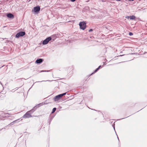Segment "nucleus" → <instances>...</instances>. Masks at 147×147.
Returning a JSON list of instances; mask_svg holds the SVG:
<instances>
[{
	"instance_id": "1",
	"label": "nucleus",
	"mask_w": 147,
	"mask_h": 147,
	"mask_svg": "<svg viewBox=\"0 0 147 147\" xmlns=\"http://www.w3.org/2000/svg\"><path fill=\"white\" fill-rule=\"evenodd\" d=\"M34 107L33 109L31 110L30 111L27 112L23 116V118H29L30 117H32L31 115V114L34 111L36 110L35 107Z\"/></svg>"
},
{
	"instance_id": "2",
	"label": "nucleus",
	"mask_w": 147,
	"mask_h": 147,
	"mask_svg": "<svg viewBox=\"0 0 147 147\" xmlns=\"http://www.w3.org/2000/svg\"><path fill=\"white\" fill-rule=\"evenodd\" d=\"M66 92H65L61 94H59L55 96L53 98L55 102L61 99V98L64 95H66Z\"/></svg>"
},
{
	"instance_id": "3",
	"label": "nucleus",
	"mask_w": 147,
	"mask_h": 147,
	"mask_svg": "<svg viewBox=\"0 0 147 147\" xmlns=\"http://www.w3.org/2000/svg\"><path fill=\"white\" fill-rule=\"evenodd\" d=\"M9 114L8 113H4L1 112L0 114V120H3V118L5 117H7L9 116L8 115Z\"/></svg>"
},
{
	"instance_id": "4",
	"label": "nucleus",
	"mask_w": 147,
	"mask_h": 147,
	"mask_svg": "<svg viewBox=\"0 0 147 147\" xmlns=\"http://www.w3.org/2000/svg\"><path fill=\"white\" fill-rule=\"evenodd\" d=\"M80 28L81 29L84 30L86 27V24L84 22H80L79 24Z\"/></svg>"
},
{
	"instance_id": "5",
	"label": "nucleus",
	"mask_w": 147,
	"mask_h": 147,
	"mask_svg": "<svg viewBox=\"0 0 147 147\" xmlns=\"http://www.w3.org/2000/svg\"><path fill=\"white\" fill-rule=\"evenodd\" d=\"M25 34V32L24 31H21L17 33L16 35V37L18 38L20 37L23 36Z\"/></svg>"
},
{
	"instance_id": "6",
	"label": "nucleus",
	"mask_w": 147,
	"mask_h": 147,
	"mask_svg": "<svg viewBox=\"0 0 147 147\" xmlns=\"http://www.w3.org/2000/svg\"><path fill=\"white\" fill-rule=\"evenodd\" d=\"M52 39V38L51 37H49L47 38L46 39L44 40L42 42V44L43 45H45L47 44Z\"/></svg>"
},
{
	"instance_id": "7",
	"label": "nucleus",
	"mask_w": 147,
	"mask_h": 147,
	"mask_svg": "<svg viewBox=\"0 0 147 147\" xmlns=\"http://www.w3.org/2000/svg\"><path fill=\"white\" fill-rule=\"evenodd\" d=\"M40 10V7L39 6L34 7L32 10L34 12V13H37Z\"/></svg>"
},
{
	"instance_id": "8",
	"label": "nucleus",
	"mask_w": 147,
	"mask_h": 147,
	"mask_svg": "<svg viewBox=\"0 0 147 147\" xmlns=\"http://www.w3.org/2000/svg\"><path fill=\"white\" fill-rule=\"evenodd\" d=\"M7 16L10 18H14V15L11 13H8L7 14Z\"/></svg>"
},
{
	"instance_id": "9",
	"label": "nucleus",
	"mask_w": 147,
	"mask_h": 147,
	"mask_svg": "<svg viewBox=\"0 0 147 147\" xmlns=\"http://www.w3.org/2000/svg\"><path fill=\"white\" fill-rule=\"evenodd\" d=\"M43 61V59H37L36 61V62L38 64H39L41 63Z\"/></svg>"
},
{
	"instance_id": "10",
	"label": "nucleus",
	"mask_w": 147,
	"mask_h": 147,
	"mask_svg": "<svg viewBox=\"0 0 147 147\" xmlns=\"http://www.w3.org/2000/svg\"><path fill=\"white\" fill-rule=\"evenodd\" d=\"M45 104V103L43 102L39 103L36 106V107L35 108H36V107H40L42 106L43 105ZM35 109H36V108H35Z\"/></svg>"
},
{
	"instance_id": "11",
	"label": "nucleus",
	"mask_w": 147,
	"mask_h": 147,
	"mask_svg": "<svg viewBox=\"0 0 147 147\" xmlns=\"http://www.w3.org/2000/svg\"><path fill=\"white\" fill-rule=\"evenodd\" d=\"M17 121V120H15L14 121H13V122H12L11 123H10L9 124V125H13L16 122V121Z\"/></svg>"
},
{
	"instance_id": "12",
	"label": "nucleus",
	"mask_w": 147,
	"mask_h": 147,
	"mask_svg": "<svg viewBox=\"0 0 147 147\" xmlns=\"http://www.w3.org/2000/svg\"><path fill=\"white\" fill-rule=\"evenodd\" d=\"M130 19L133 20L135 19L136 17L134 16H130Z\"/></svg>"
},
{
	"instance_id": "13",
	"label": "nucleus",
	"mask_w": 147,
	"mask_h": 147,
	"mask_svg": "<svg viewBox=\"0 0 147 147\" xmlns=\"http://www.w3.org/2000/svg\"><path fill=\"white\" fill-rule=\"evenodd\" d=\"M56 108L55 107V108H53L52 110L51 113H54L55 112V111H56Z\"/></svg>"
},
{
	"instance_id": "14",
	"label": "nucleus",
	"mask_w": 147,
	"mask_h": 147,
	"mask_svg": "<svg viewBox=\"0 0 147 147\" xmlns=\"http://www.w3.org/2000/svg\"><path fill=\"white\" fill-rule=\"evenodd\" d=\"M99 69L98 68H96V69L94 71V72L92 74H93L94 73H95L96 72H97V71L99 70Z\"/></svg>"
},
{
	"instance_id": "15",
	"label": "nucleus",
	"mask_w": 147,
	"mask_h": 147,
	"mask_svg": "<svg viewBox=\"0 0 147 147\" xmlns=\"http://www.w3.org/2000/svg\"><path fill=\"white\" fill-rule=\"evenodd\" d=\"M129 36H131L133 35V34L131 32H129Z\"/></svg>"
},
{
	"instance_id": "16",
	"label": "nucleus",
	"mask_w": 147,
	"mask_h": 147,
	"mask_svg": "<svg viewBox=\"0 0 147 147\" xmlns=\"http://www.w3.org/2000/svg\"><path fill=\"white\" fill-rule=\"evenodd\" d=\"M93 30V29H90V30H89L88 32H91Z\"/></svg>"
},
{
	"instance_id": "17",
	"label": "nucleus",
	"mask_w": 147,
	"mask_h": 147,
	"mask_svg": "<svg viewBox=\"0 0 147 147\" xmlns=\"http://www.w3.org/2000/svg\"><path fill=\"white\" fill-rule=\"evenodd\" d=\"M48 71H44V70H42V71H41V72H48Z\"/></svg>"
},
{
	"instance_id": "18",
	"label": "nucleus",
	"mask_w": 147,
	"mask_h": 147,
	"mask_svg": "<svg viewBox=\"0 0 147 147\" xmlns=\"http://www.w3.org/2000/svg\"><path fill=\"white\" fill-rule=\"evenodd\" d=\"M101 1L103 2H105L106 1V0H100Z\"/></svg>"
},
{
	"instance_id": "19",
	"label": "nucleus",
	"mask_w": 147,
	"mask_h": 147,
	"mask_svg": "<svg viewBox=\"0 0 147 147\" xmlns=\"http://www.w3.org/2000/svg\"><path fill=\"white\" fill-rule=\"evenodd\" d=\"M70 1L71 2H74L76 1V0H70Z\"/></svg>"
},
{
	"instance_id": "20",
	"label": "nucleus",
	"mask_w": 147,
	"mask_h": 147,
	"mask_svg": "<svg viewBox=\"0 0 147 147\" xmlns=\"http://www.w3.org/2000/svg\"><path fill=\"white\" fill-rule=\"evenodd\" d=\"M129 18V16H127L126 17V18L128 19Z\"/></svg>"
},
{
	"instance_id": "21",
	"label": "nucleus",
	"mask_w": 147,
	"mask_h": 147,
	"mask_svg": "<svg viewBox=\"0 0 147 147\" xmlns=\"http://www.w3.org/2000/svg\"><path fill=\"white\" fill-rule=\"evenodd\" d=\"M46 81H50L49 80H48ZM43 81H40V82H43ZM38 82H40L38 81Z\"/></svg>"
},
{
	"instance_id": "22",
	"label": "nucleus",
	"mask_w": 147,
	"mask_h": 147,
	"mask_svg": "<svg viewBox=\"0 0 147 147\" xmlns=\"http://www.w3.org/2000/svg\"><path fill=\"white\" fill-rule=\"evenodd\" d=\"M113 128L115 130V127L114 125H113Z\"/></svg>"
},
{
	"instance_id": "23",
	"label": "nucleus",
	"mask_w": 147,
	"mask_h": 147,
	"mask_svg": "<svg viewBox=\"0 0 147 147\" xmlns=\"http://www.w3.org/2000/svg\"><path fill=\"white\" fill-rule=\"evenodd\" d=\"M101 67V65H100V66L98 67V68H99V69L100 68V67Z\"/></svg>"
},
{
	"instance_id": "24",
	"label": "nucleus",
	"mask_w": 147,
	"mask_h": 147,
	"mask_svg": "<svg viewBox=\"0 0 147 147\" xmlns=\"http://www.w3.org/2000/svg\"><path fill=\"white\" fill-rule=\"evenodd\" d=\"M123 55H120L119 56H123Z\"/></svg>"
},
{
	"instance_id": "25",
	"label": "nucleus",
	"mask_w": 147,
	"mask_h": 147,
	"mask_svg": "<svg viewBox=\"0 0 147 147\" xmlns=\"http://www.w3.org/2000/svg\"><path fill=\"white\" fill-rule=\"evenodd\" d=\"M146 0L145 1L146 2H147V0Z\"/></svg>"
},
{
	"instance_id": "26",
	"label": "nucleus",
	"mask_w": 147,
	"mask_h": 147,
	"mask_svg": "<svg viewBox=\"0 0 147 147\" xmlns=\"http://www.w3.org/2000/svg\"><path fill=\"white\" fill-rule=\"evenodd\" d=\"M117 138H118V139L119 140V138H118V136H117Z\"/></svg>"
},
{
	"instance_id": "27",
	"label": "nucleus",
	"mask_w": 147,
	"mask_h": 147,
	"mask_svg": "<svg viewBox=\"0 0 147 147\" xmlns=\"http://www.w3.org/2000/svg\"><path fill=\"white\" fill-rule=\"evenodd\" d=\"M36 82H35V83H36Z\"/></svg>"
}]
</instances>
